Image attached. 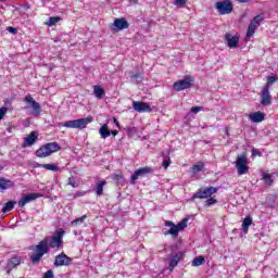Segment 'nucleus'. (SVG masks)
<instances>
[{
    "instance_id": "4d7b16f0",
    "label": "nucleus",
    "mask_w": 278,
    "mask_h": 278,
    "mask_svg": "<svg viewBox=\"0 0 278 278\" xmlns=\"http://www.w3.org/2000/svg\"><path fill=\"white\" fill-rule=\"evenodd\" d=\"M239 1V3H247V1H249V0H238Z\"/></svg>"
},
{
    "instance_id": "423d86ee",
    "label": "nucleus",
    "mask_w": 278,
    "mask_h": 278,
    "mask_svg": "<svg viewBox=\"0 0 278 278\" xmlns=\"http://www.w3.org/2000/svg\"><path fill=\"white\" fill-rule=\"evenodd\" d=\"M215 9L220 15L231 14L233 12V3H231V0L218 1L215 3Z\"/></svg>"
},
{
    "instance_id": "3c124183",
    "label": "nucleus",
    "mask_w": 278,
    "mask_h": 278,
    "mask_svg": "<svg viewBox=\"0 0 278 278\" xmlns=\"http://www.w3.org/2000/svg\"><path fill=\"white\" fill-rule=\"evenodd\" d=\"M42 166H45V164H39V163H34L33 164L34 168H42Z\"/></svg>"
},
{
    "instance_id": "58836bf2",
    "label": "nucleus",
    "mask_w": 278,
    "mask_h": 278,
    "mask_svg": "<svg viewBox=\"0 0 278 278\" xmlns=\"http://www.w3.org/2000/svg\"><path fill=\"white\" fill-rule=\"evenodd\" d=\"M8 113V103H5V106H2L0 109V121H3V116Z\"/></svg>"
},
{
    "instance_id": "f03ea898",
    "label": "nucleus",
    "mask_w": 278,
    "mask_h": 278,
    "mask_svg": "<svg viewBox=\"0 0 278 278\" xmlns=\"http://www.w3.org/2000/svg\"><path fill=\"white\" fill-rule=\"evenodd\" d=\"M92 116H87L85 118L66 121L64 123L59 124V127H66L67 129H86L89 123H92Z\"/></svg>"
},
{
    "instance_id": "7ed1b4c3",
    "label": "nucleus",
    "mask_w": 278,
    "mask_h": 278,
    "mask_svg": "<svg viewBox=\"0 0 278 278\" xmlns=\"http://www.w3.org/2000/svg\"><path fill=\"white\" fill-rule=\"evenodd\" d=\"M62 147L58 142L46 143L36 151L37 157H49L52 153H58Z\"/></svg>"
},
{
    "instance_id": "5701e85b",
    "label": "nucleus",
    "mask_w": 278,
    "mask_h": 278,
    "mask_svg": "<svg viewBox=\"0 0 278 278\" xmlns=\"http://www.w3.org/2000/svg\"><path fill=\"white\" fill-rule=\"evenodd\" d=\"M253 225V217L248 216L243 219L242 223V231L243 233H249V228Z\"/></svg>"
},
{
    "instance_id": "72a5a7b5",
    "label": "nucleus",
    "mask_w": 278,
    "mask_h": 278,
    "mask_svg": "<svg viewBox=\"0 0 278 278\" xmlns=\"http://www.w3.org/2000/svg\"><path fill=\"white\" fill-rule=\"evenodd\" d=\"M218 203L217 199H214L210 197L205 202H204V207H211V205H216Z\"/></svg>"
},
{
    "instance_id": "13d9d810",
    "label": "nucleus",
    "mask_w": 278,
    "mask_h": 278,
    "mask_svg": "<svg viewBox=\"0 0 278 278\" xmlns=\"http://www.w3.org/2000/svg\"><path fill=\"white\" fill-rule=\"evenodd\" d=\"M163 157H168V154L162 153Z\"/></svg>"
},
{
    "instance_id": "6ab92c4d",
    "label": "nucleus",
    "mask_w": 278,
    "mask_h": 278,
    "mask_svg": "<svg viewBox=\"0 0 278 278\" xmlns=\"http://www.w3.org/2000/svg\"><path fill=\"white\" fill-rule=\"evenodd\" d=\"M36 140H38V132L31 131V132L29 134V136H27V137L24 139L23 147H24V148L31 147V146L36 144Z\"/></svg>"
},
{
    "instance_id": "f257e3e1",
    "label": "nucleus",
    "mask_w": 278,
    "mask_h": 278,
    "mask_svg": "<svg viewBox=\"0 0 278 278\" xmlns=\"http://www.w3.org/2000/svg\"><path fill=\"white\" fill-rule=\"evenodd\" d=\"M30 249L35 251L30 255L31 263L39 264L40 260L49 253V239L41 240L37 245L30 247Z\"/></svg>"
},
{
    "instance_id": "de8ad7c7",
    "label": "nucleus",
    "mask_w": 278,
    "mask_h": 278,
    "mask_svg": "<svg viewBox=\"0 0 278 278\" xmlns=\"http://www.w3.org/2000/svg\"><path fill=\"white\" fill-rule=\"evenodd\" d=\"M165 227H170V229H173V227H176V226H175V223H173L170 220H166L165 222Z\"/></svg>"
},
{
    "instance_id": "1a4fd4ad",
    "label": "nucleus",
    "mask_w": 278,
    "mask_h": 278,
    "mask_svg": "<svg viewBox=\"0 0 278 278\" xmlns=\"http://www.w3.org/2000/svg\"><path fill=\"white\" fill-rule=\"evenodd\" d=\"M24 102L29 103V105L33 110V112H31L33 116H40V112H42V108L40 106V103L36 102V100L33 99L31 96H29V94L26 96L24 98Z\"/></svg>"
},
{
    "instance_id": "a19ab883",
    "label": "nucleus",
    "mask_w": 278,
    "mask_h": 278,
    "mask_svg": "<svg viewBox=\"0 0 278 278\" xmlns=\"http://www.w3.org/2000/svg\"><path fill=\"white\" fill-rule=\"evenodd\" d=\"M164 236H174V238H177V230H175V227H173L169 230L165 231Z\"/></svg>"
},
{
    "instance_id": "4be33fe9",
    "label": "nucleus",
    "mask_w": 278,
    "mask_h": 278,
    "mask_svg": "<svg viewBox=\"0 0 278 278\" xmlns=\"http://www.w3.org/2000/svg\"><path fill=\"white\" fill-rule=\"evenodd\" d=\"M99 134L101 136V138L103 140H105V138H110L111 136V131H110V127L108 126V124H103L100 129H99Z\"/></svg>"
},
{
    "instance_id": "2f4dec72",
    "label": "nucleus",
    "mask_w": 278,
    "mask_h": 278,
    "mask_svg": "<svg viewBox=\"0 0 278 278\" xmlns=\"http://www.w3.org/2000/svg\"><path fill=\"white\" fill-rule=\"evenodd\" d=\"M275 81H277V77L276 76H269L267 78V83L264 86V88H267V90H270V86H273V84H275Z\"/></svg>"
},
{
    "instance_id": "cd10ccee",
    "label": "nucleus",
    "mask_w": 278,
    "mask_h": 278,
    "mask_svg": "<svg viewBox=\"0 0 278 278\" xmlns=\"http://www.w3.org/2000/svg\"><path fill=\"white\" fill-rule=\"evenodd\" d=\"M93 94L94 97H97V99H103V97L105 96V90H103V88L99 86H94Z\"/></svg>"
},
{
    "instance_id": "9d476101",
    "label": "nucleus",
    "mask_w": 278,
    "mask_h": 278,
    "mask_svg": "<svg viewBox=\"0 0 278 278\" xmlns=\"http://www.w3.org/2000/svg\"><path fill=\"white\" fill-rule=\"evenodd\" d=\"M112 31H123V29H129V22L125 17L115 18L111 25Z\"/></svg>"
},
{
    "instance_id": "ddd939ff",
    "label": "nucleus",
    "mask_w": 278,
    "mask_h": 278,
    "mask_svg": "<svg viewBox=\"0 0 278 278\" xmlns=\"http://www.w3.org/2000/svg\"><path fill=\"white\" fill-rule=\"evenodd\" d=\"M71 264H73V258L66 254L61 253L55 256L54 266H71Z\"/></svg>"
},
{
    "instance_id": "a878e982",
    "label": "nucleus",
    "mask_w": 278,
    "mask_h": 278,
    "mask_svg": "<svg viewBox=\"0 0 278 278\" xmlns=\"http://www.w3.org/2000/svg\"><path fill=\"white\" fill-rule=\"evenodd\" d=\"M105 184H108L105 180H100L97 182L96 193L98 197H103V186H105Z\"/></svg>"
},
{
    "instance_id": "49530a36",
    "label": "nucleus",
    "mask_w": 278,
    "mask_h": 278,
    "mask_svg": "<svg viewBox=\"0 0 278 278\" xmlns=\"http://www.w3.org/2000/svg\"><path fill=\"white\" fill-rule=\"evenodd\" d=\"M168 166H170V159L163 161V167L168 168Z\"/></svg>"
},
{
    "instance_id": "c03bdc74",
    "label": "nucleus",
    "mask_w": 278,
    "mask_h": 278,
    "mask_svg": "<svg viewBox=\"0 0 278 278\" xmlns=\"http://www.w3.org/2000/svg\"><path fill=\"white\" fill-rule=\"evenodd\" d=\"M42 278H53V270L49 269L46 271Z\"/></svg>"
},
{
    "instance_id": "37998d69",
    "label": "nucleus",
    "mask_w": 278,
    "mask_h": 278,
    "mask_svg": "<svg viewBox=\"0 0 278 278\" xmlns=\"http://www.w3.org/2000/svg\"><path fill=\"white\" fill-rule=\"evenodd\" d=\"M201 110H203V106H193V108H191L192 114H199V112H201Z\"/></svg>"
},
{
    "instance_id": "20e7f679",
    "label": "nucleus",
    "mask_w": 278,
    "mask_h": 278,
    "mask_svg": "<svg viewBox=\"0 0 278 278\" xmlns=\"http://www.w3.org/2000/svg\"><path fill=\"white\" fill-rule=\"evenodd\" d=\"M64 238V229H58L52 237H46L43 240H48L49 249H60L62 247Z\"/></svg>"
},
{
    "instance_id": "4c0bfd02",
    "label": "nucleus",
    "mask_w": 278,
    "mask_h": 278,
    "mask_svg": "<svg viewBox=\"0 0 278 278\" xmlns=\"http://www.w3.org/2000/svg\"><path fill=\"white\" fill-rule=\"evenodd\" d=\"M126 131H127V136H129V138H134V136H136V127H131L129 126L128 128H126Z\"/></svg>"
},
{
    "instance_id": "e433bc0d",
    "label": "nucleus",
    "mask_w": 278,
    "mask_h": 278,
    "mask_svg": "<svg viewBox=\"0 0 278 278\" xmlns=\"http://www.w3.org/2000/svg\"><path fill=\"white\" fill-rule=\"evenodd\" d=\"M263 180L267 186H270L273 184V177L270 174H263Z\"/></svg>"
},
{
    "instance_id": "412c9836",
    "label": "nucleus",
    "mask_w": 278,
    "mask_h": 278,
    "mask_svg": "<svg viewBox=\"0 0 278 278\" xmlns=\"http://www.w3.org/2000/svg\"><path fill=\"white\" fill-rule=\"evenodd\" d=\"M14 188V182L10 179L0 178V190H8Z\"/></svg>"
},
{
    "instance_id": "a18cd8bd",
    "label": "nucleus",
    "mask_w": 278,
    "mask_h": 278,
    "mask_svg": "<svg viewBox=\"0 0 278 278\" xmlns=\"http://www.w3.org/2000/svg\"><path fill=\"white\" fill-rule=\"evenodd\" d=\"M7 30H9L10 34H18V29H16L15 27H12V26H9V27L7 28Z\"/></svg>"
},
{
    "instance_id": "f3484780",
    "label": "nucleus",
    "mask_w": 278,
    "mask_h": 278,
    "mask_svg": "<svg viewBox=\"0 0 278 278\" xmlns=\"http://www.w3.org/2000/svg\"><path fill=\"white\" fill-rule=\"evenodd\" d=\"M39 197V193H28L20 200L18 205L25 207L26 203H31V201H36Z\"/></svg>"
},
{
    "instance_id": "c756f323",
    "label": "nucleus",
    "mask_w": 278,
    "mask_h": 278,
    "mask_svg": "<svg viewBox=\"0 0 278 278\" xmlns=\"http://www.w3.org/2000/svg\"><path fill=\"white\" fill-rule=\"evenodd\" d=\"M202 264H205V258L203 256H197L192 261V266H202Z\"/></svg>"
},
{
    "instance_id": "bb28decb",
    "label": "nucleus",
    "mask_w": 278,
    "mask_h": 278,
    "mask_svg": "<svg viewBox=\"0 0 278 278\" xmlns=\"http://www.w3.org/2000/svg\"><path fill=\"white\" fill-rule=\"evenodd\" d=\"M16 205V201H9L4 204L2 207L3 214H8V212H12L14 210V206Z\"/></svg>"
},
{
    "instance_id": "ea45409f",
    "label": "nucleus",
    "mask_w": 278,
    "mask_h": 278,
    "mask_svg": "<svg viewBox=\"0 0 278 278\" xmlns=\"http://www.w3.org/2000/svg\"><path fill=\"white\" fill-rule=\"evenodd\" d=\"M68 186H72V188H79V184H77V181H75V177L68 178Z\"/></svg>"
},
{
    "instance_id": "9b49d317",
    "label": "nucleus",
    "mask_w": 278,
    "mask_h": 278,
    "mask_svg": "<svg viewBox=\"0 0 278 278\" xmlns=\"http://www.w3.org/2000/svg\"><path fill=\"white\" fill-rule=\"evenodd\" d=\"M190 86H192V77L187 76L185 79L174 83V90L181 92V90H187Z\"/></svg>"
},
{
    "instance_id": "6e6d98bb",
    "label": "nucleus",
    "mask_w": 278,
    "mask_h": 278,
    "mask_svg": "<svg viewBox=\"0 0 278 278\" xmlns=\"http://www.w3.org/2000/svg\"><path fill=\"white\" fill-rule=\"evenodd\" d=\"M7 131H9V134H12V127H8Z\"/></svg>"
},
{
    "instance_id": "a211bd4d",
    "label": "nucleus",
    "mask_w": 278,
    "mask_h": 278,
    "mask_svg": "<svg viewBox=\"0 0 278 278\" xmlns=\"http://www.w3.org/2000/svg\"><path fill=\"white\" fill-rule=\"evenodd\" d=\"M132 108L136 112H151V106L146 103V102H138V101H134L132 102Z\"/></svg>"
},
{
    "instance_id": "0eeeda50",
    "label": "nucleus",
    "mask_w": 278,
    "mask_h": 278,
    "mask_svg": "<svg viewBox=\"0 0 278 278\" xmlns=\"http://www.w3.org/2000/svg\"><path fill=\"white\" fill-rule=\"evenodd\" d=\"M262 21H264V14H258L251 21L248 27L247 38H253V34H255V29L260 27Z\"/></svg>"
},
{
    "instance_id": "bf43d9fd",
    "label": "nucleus",
    "mask_w": 278,
    "mask_h": 278,
    "mask_svg": "<svg viewBox=\"0 0 278 278\" xmlns=\"http://www.w3.org/2000/svg\"><path fill=\"white\" fill-rule=\"evenodd\" d=\"M116 178L118 179V178H121V176H116Z\"/></svg>"
},
{
    "instance_id": "f8f14e48",
    "label": "nucleus",
    "mask_w": 278,
    "mask_h": 278,
    "mask_svg": "<svg viewBox=\"0 0 278 278\" xmlns=\"http://www.w3.org/2000/svg\"><path fill=\"white\" fill-rule=\"evenodd\" d=\"M153 173L152 167H141L137 169L131 176H130V184H136V180L138 177H144V175H149Z\"/></svg>"
},
{
    "instance_id": "f704fd0d",
    "label": "nucleus",
    "mask_w": 278,
    "mask_h": 278,
    "mask_svg": "<svg viewBox=\"0 0 278 278\" xmlns=\"http://www.w3.org/2000/svg\"><path fill=\"white\" fill-rule=\"evenodd\" d=\"M130 81L132 84H140V81H142V76L140 74H135L130 76Z\"/></svg>"
},
{
    "instance_id": "2eb2a0df",
    "label": "nucleus",
    "mask_w": 278,
    "mask_h": 278,
    "mask_svg": "<svg viewBox=\"0 0 278 278\" xmlns=\"http://www.w3.org/2000/svg\"><path fill=\"white\" fill-rule=\"evenodd\" d=\"M21 261H22L21 256L11 257L5 267L7 274L10 275L12 269L16 268V266H20Z\"/></svg>"
},
{
    "instance_id": "39448f33",
    "label": "nucleus",
    "mask_w": 278,
    "mask_h": 278,
    "mask_svg": "<svg viewBox=\"0 0 278 278\" xmlns=\"http://www.w3.org/2000/svg\"><path fill=\"white\" fill-rule=\"evenodd\" d=\"M249 161L247 159V152L241 153L237 156L236 168L238 175H247L249 173Z\"/></svg>"
},
{
    "instance_id": "dca6fc26",
    "label": "nucleus",
    "mask_w": 278,
    "mask_h": 278,
    "mask_svg": "<svg viewBox=\"0 0 278 278\" xmlns=\"http://www.w3.org/2000/svg\"><path fill=\"white\" fill-rule=\"evenodd\" d=\"M225 40L229 49H236V47H238V42H240V38L238 36H232L229 33L225 35Z\"/></svg>"
},
{
    "instance_id": "aec40b11",
    "label": "nucleus",
    "mask_w": 278,
    "mask_h": 278,
    "mask_svg": "<svg viewBox=\"0 0 278 278\" xmlns=\"http://www.w3.org/2000/svg\"><path fill=\"white\" fill-rule=\"evenodd\" d=\"M181 260H184V252L176 253L169 261V270H173Z\"/></svg>"
},
{
    "instance_id": "c85d7f7f",
    "label": "nucleus",
    "mask_w": 278,
    "mask_h": 278,
    "mask_svg": "<svg viewBox=\"0 0 278 278\" xmlns=\"http://www.w3.org/2000/svg\"><path fill=\"white\" fill-rule=\"evenodd\" d=\"M61 20L62 18L60 16L49 17V20L46 23V25H48L49 27H53V25H58V23H60Z\"/></svg>"
},
{
    "instance_id": "09e8293b",
    "label": "nucleus",
    "mask_w": 278,
    "mask_h": 278,
    "mask_svg": "<svg viewBox=\"0 0 278 278\" xmlns=\"http://www.w3.org/2000/svg\"><path fill=\"white\" fill-rule=\"evenodd\" d=\"M252 155H253V157H255V155L262 156V152H260V151L256 150V149H253V150H252Z\"/></svg>"
},
{
    "instance_id": "c9c22d12",
    "label": "nucleus",
    "mask_w": 278,
    "mask_h": 278,
    "mask_svg": "<svg viewBox=\"0 0 278 278\" xmlns=\"http://www.w3.org/2000/svg\"><path fill=\"white\" fill-rule=\"evenodd\" d=\"M204 166L205 165L203 163H198V164L193 165L192 173H194V174L201 173V170H203Z\"/></svg>"
},
{
    "instance_id": "6e6552de",
    "label": "nucleus",
    "mask_w": 278,
    "mask_h": 278,
    "mask_svg": "<svg viewBox=\"0 0 278 278\" xmlns=\"http://www.w3.org/2000/svg\"><path fill=\"white\" fill-rule=\"evenodd\" d=\"M218 192V188L207 187L204 189H199L194 194L193 199H210L212 194H216Z\"/></svg>"
},
{
    "instance_id": "864d4df0",
    "label": "nucleus",
    "mask_w": 278,
    "mask_h": 278,
    "mask_svg": "<svg viewBox=\"0 0 278 278\" xmlns=\"http://www.w3.org/2000/svg\"><path fill=\"white\" fill-rule=\"evenodd\" d=\"M130 5H136V3H138V0H128Z\"/></svg>"
},
{
    "instance_id": "b1692460",
    "label": "nucleus",
    "mask_w": 278,
    "mask_h": 278,
    "mask_svg": "<svg viewBox=\"0 0 278 278\" xmlns=\"http://www.w3.org/2000/svg\"><path fill=\"white\" fill-rule=\"evenodd\" d=\"M264 116H265L264 113L255 112L250 114V119L252 121V123H262V121H264Z\"/></svg>"
},
{
    "instance_id": "79ce46f5",
    "label": "nucleus",
    "mask_w": 278,
    "mask_h": 278,
    "mask_svg": "<svg viewBox=\"0 0 278 278\" xmlns=\"http://www.w3.org/2000/svg\"><path fill=\"white\" fill-rule=\"evenodd\" d=\"M175 5L178 8H184L186 5V0H175Z\"/></svg>"
},
{
    "instance_id": "473e14b6",
    "label": "nucleus",
    "mask_w": 278,
    "mask_h": 278,
    "mask_svg": "<svg viewBox=\"0 0 278 278\" xmlns=\"http://www.w3.org/2000/svg\"><path fill=\"white\" fill-rule=\"evenodd\" d=\"M42 168H46V170H53L54 173L60 170V167H58L55 164H43Z\"/></svg>"
},
{
    "instance_id": "8fccbe9b",
    "label": "nucleus",
    "mask_w": 278,
    "mask_h": 278,
    "mask_svg": "<svg viewBox=\"0 0 278 278\" xmlns=\"http://www.w3.org/2000/svg\"><path fill=\"white\" fill-rule=\"evenodd\" d=\"M113 123L117 129H121V124L118 123V119H116V117L113 118Z\"/></svg>"
},
{
    "instance_id": "4468645a",
    "label": "nucleus",
    "mask_w": 278,
    "mask_h": 278,
    "mask_svg": "<svg viewBox=\"0 0 278 278\" xmlns=\"http://www.w3.org/2000/svg\"><path fill=\"white\" fill-rule=\"evenodd\" d=\"M273 103V96H270V89L268 87H263L261 92V104L268 106Z\"/></svg>"
},
{
    "instance_id": "5fc2aeb1",
    "label": "nucleus",
    "mask_w": 278,
    "mask_h": 278,
    "mask_svg": "<svg viewBox=\"0 0 278 278\" xmlns=\"http://www.w3.org/2000/svg\"><path fill=\"white\" fill-rule=\"evenodd\" d=\"M84 194H86V192H78L76 193V197H84Z\"/></svg>"
},
{
    "instance_id": "052dcab7",
    "label": "nucleus",
    "mask_w": 278,
    "mask_h": 278,
    "mask_svg": "<svg viewBox=\"0 0 278 278\" xmlns=\"http://www.w3.org/2000/svg\"><path fill=\"white\" fill-rule=\"evenodd\" d=\"M0 1H5V0H0Z\"/></svg>"
},
{
    "instance_id": "7c9ffc66",
    "label": "nucleus",
    "mask_w": 278,
    "mask_h": 278,
    "mask_svg": "<svg viewBox=\"0 0 278 278\" xmlns=\"http://www.w3.org/2000/svg\"><path fill=\"white\" fill-rule=\"evenodd\" d=\"M86 218H88V216L83 215L81 217H78V218L74 219L71 223L72 227H77V225H81Z\"/></svg>"
},
{
    "instance_id": "603ef678",
    "label": "nucleus",
    "mask_w": 278,
    "mask_h": 278,
    "mask_svg": "<svg viewBox=\"0 0 278 278\" xmlns=\"http://www.w3.org/2000/svg\"><path fill=\"white\" fill-rule=\"evenodd\" d=\"M111 135L115 138V136H118V130H111Z\"/></svg>"
},
{
    "instance_id": "393cba45",
    "label": "nucleus",
    "mask_w": 278,
    "mask_h": 278,
    "mask_svg": "<svg viewBox=\"0 0 278 278\" xmlns=\"http://www.w3.org/2000/svg\"><path fill=\"white\" fill-rule=\"evenodd\" d=\"M186 227H188V218L182 219L176 227H174L176 235L179 236V231H184Z\"/></svg>"
}]
</instances>
